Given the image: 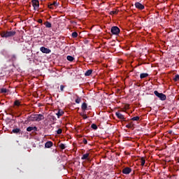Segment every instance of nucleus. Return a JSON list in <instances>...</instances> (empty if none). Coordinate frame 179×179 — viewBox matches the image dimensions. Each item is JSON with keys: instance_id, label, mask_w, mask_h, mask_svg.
<instances>
[{"instance_id": "nucleus-1", "label": "nucleus", "mask_w": 179, "mask_h": 179, "mask_svg": "<svg viewBox=\"0 0 179 179\" xmlns=\"http://www.w3.org/2000/svg\"><path fill=\"white\" fill-rule=\"evenodd\" d=\"M42 120H44V115L41 114H32L28 117V121H36L37 122H39V121H42Z\"/></svg>"}, {"instance_id": "nucleus-2", "label": "nucleus", "mask_w": 179, "mask_h": 179, "mask_svg": "<svg viewBox=\"0 0 179 179\" xmlns=\"http://www.w3.org/2000/svg\"><path fill=\"white\" fill-rule=\"evenodd\" d=\"M154 94H155V96H157V97H158L160 100H162V101H164V100H166V99H167V96H166V94H163V93H159L157 91H154Z\"/></svg>"}, {"instance_id": "nucleus-3", "label": "nucleus", "mask_w": 179, "mask_h": 179, "mask_svg": "<svg viewBox=\"0 0 179 179\" xmlns=\"http://www.w3.org/2000/svg\"><path fill=\"white\" fill-rule=\"evenodd\" d=\"M120 28L117 26L112 27L110 29V33L114 36H118L120 34Z\"/></svg>"}, {"instance_id": "nucleus-4", "label": "nucleus", "mask_w": 179, "mask_h": 179, "mask_svg": "<svg viewBox=\"0 0 179 179\" xmlns=\"http://www.w3.org/2000/svg\"><path fill=\"white\" fill-rule=\"evenodd\" d=\"M32 6L34 7V9L36 10V8H40V2L38 0H32Z\"/></svg>"}, {"instance_id": "nucleus-5", "label": "nucleus", "mask_w": 179, "mask_h": 179, "mask_svg": "<svg viewBox=\"0 0 179 179\" xmlns=\"http://www.w3.org/2000/svg\"><path fill=\"white\" fill-rule=\"evenodd\" d=\"M115 115L119 118V120H122V121H125V116L120 113V111L116 112Z\"/></svg>"}, {"instance_id": "nucleus-6", "label": "nucleus", "mask_w": 179, "mask_h": 179, "mask_svg": "<svg viewBox=\"0 0 179 179\" xmlns=\"http://www.w3.org/2000/svg\"><path fill=\"white\" fill-rule=\"evenodd\" d=\"M40 51H41V52H43V54H50V52H51V50L45 47H41L40 48Z\"/></svg>"}, {"instance_id": "nucleus-7", "label": "nucleus", "mask_w": 179, "mask_h": 179, "mask_svg": "<svg viewBox=\"0 0 179 179\" xmlns=\"http://www.w3.org/2000/svg\"><path fill=\"white\" fill-rule=\"evenodd\" d=\"M90 156V153L87 152L86 154H84L83 157H81V160H87L88 162H90V158L89 157Z\"/></svg>"}, {"instance_id": "nucleus-8", "label": "nucleus", "mask_w": 179, "mask_h": 179, "mask_svg": "<svg viewBox=\"0 0 179 179\" xmlns=\"http://www.w3.org/2000/svg\"><path fill=\"white\" fill-rule=\"evenodd\" d=\"M135 6L137 9H140L141 10L145 9V6H143L142 3H141L139 2H136Z\"/></svg>"}, {"instance_id": "nucleus-9", "label": "nucleus", "mask_w": 179, "mask_h": 179, "mask_svg": "<svg viewBox=\"0 0 179 179\" xmlns=\"http://www.w3.org/2000/svg\"><path fill=\"white\" fill-rule=\"evenodd\" d=\"M131 171H132V169L131 168L126 167V168L123 169L122 172L123 174L127 175V174H130V173H131Z\"/></svg>"}, {"instance_id": "nucleus-10", "label": "nucleus", "mask_w": 179, "mask_h": 179, "mask_svg": "<svg viewBox=\"0 0 179 179\" xmlns=\"http://www.w3.org/2000/svg\"><path fill=\"white\" fill-rule=\"evenodd\" d=\"M15 35H16V31H6L7 37H13V36H15Z\"/></svg>"}, {"instance_id": "nucleus-11", "label": "nucleus", "mask_w": 179, "mask_h": 179, "mask_svg": "<svg viewBox=\"0 0 179 179\" xmlns=\"http://www.w3.org/2000/svg\"><path fill=\"white\" fill-rule=\"evenodd\" d=\"M27 132H31V131H34V132H37L38 129L37 127H29L27 128Z\"/></svg>"}, {"instance_id": "nucleus-12", "label": "nucleus", "mask_w": 179, "mask_h": 179, "mask_svg": "<svg viewBox=\"0 0 179 179\" xmlns=\"http://www.w3.org/2000/svg\"><path fill=\"white\" fill-rule=\"evenodd\" d=\"M63 114H65V112H64V110H62V109H59L58 112L56 113V115H57V118H61Z\"/></svg>"}, {"instance_id": "nucleus-13", "label": "nucleus", "mask_w": 179, "mask_h": 179, "mask_svg": "<svg viewBox=\"0 0 179 179\" xmlns=\"http://www.w3.org/2000/svg\"><path fill=\"white\" fill-rule=\"evenodd\" d=\"M53 143L52 141H48L45 144V148L50 149V148H52Z\"/></svg>"}, {"instance_id": "nucleus-14", "label": "nucleus", "mask_w": 179, "mask_h": 179, "mask_svg": "<svg viewBox=\"0 0 179 179\" xmlns=\"http://www.w3.org/2000/svg\"><path fill=\"white\" fill-rule=\"evenodd\" d=\"M81 109L83 110V111H86V110H87V103L85 102L83 103L81 106Z\"/></svg>"}, {"instance_id": "nucleus-15", "label": "nucleus", "mask_w": 179, "mask_h": 179, "mask_svg": "<svg viewBox=\"0 0 179 179\" xmlns=\"http://www.w3.org/2000/svg\"><path fill=\"white\" fill-rule=\"evenodd\" d=\"M49 120L51 121V122H55V121H57V117L52 115H49Z\"/></svg>"}, {"instance_id": "nucleus-16", "label": "nucleus", "mask_w": 179, "mask_h": 179, "mask_svg": "<svg viewBox=\"0 0 179 179\" xmlns=\"http://www.w3.org/2000/svg\"><path fill=\"white\" fill-rule=\"evenodd\" d=\"M149 76V74L148 73H142L140 74L141 79H145V78H148Z\"/></svg>"}, {"instance_id": "nucleus-17", "label": "nucleus", "mask_w": 179, "mask_h": 179, "mask_svg": "<svg viewBox=\"0 0 179 179\" xmlns=\"http://www.w3.org/2000/svg\"><path fill=\"white\" fill-rule=\"evenodd\" d=\"M93 73V70L89 69L85 73V76H90Z\"/></svg>"}, {"instance_id": "nucleus-18", "label": "nucleus", "mask_w": 179, "mask_h": 179, "mask_svg": "<svg viewBox=\"0 0 179 179\" xmlns=\"http://www.w3.org/2000/svg\"><path fill=\"white\" fill-rule=\"evenodd\" d=\"M20 106H21V104L19 100H16L14 101V107H15V108H17V107H20Z\"/></svg>"}, {"instance_id": "nucleus-19", "label": "nucleus", "mask_w": 179, "mask_h": 179, "mask_svg": "<svg viewBox=\"0 0 179 179\" xmlns=\"http://www.w3.org/2000/svg\"><path fill=\"white\" fill-rule=\"evenodd\" d=\"M11 134H20V129L19 128L13 129L11 131Z\"/></svg>"}, {"instance_id": "nucleus-20", "label": "nucleus", "mask_w": 179, "mask_h": 179, "mask_svg": "<svg viewBox=\"0 0 179 179\" xmlns=\"http://www.w3.org/2000/svg\"><path fill=\"white\" fill-rule=\"evenodd\" d=\"M45 27H47L48 29H50L51 28V22H48V21H46L45 23H44Z\"/></svg>"}, {"instance_id": "nucleus-21", "label": "nucleus", "mask_w": 179, "mask_h": 179, "mask_svg": "<svg viewBox=\"0 0 179 179\" xmlns=\"http://www.w3.org/2000/svg\"><path fill=\"white\" fill-rule=\"evenodd\" d=\"M66 59L68 61H70V62H72L73 59H75V58L71 55L67 56Z\"/></svg>"}, {"instance_id": "nucleus-22", "label": "nucleus", "mask_w": 179, "mask_h": 179, "mask_svg": "<svg viewBox=\"0 0 179 179\" xmlns=\"http://www.w3.org/2000/svg\"><path fill=\"white\" fill-rule=\"evenodd\" d=\"M71 37H73V38H76V37H78V32L74 31L71 34Z\"/></svg>"}, {"instance_id": "nucleus-23", "label": "nucleus", "mask_w": 179, "mask_h": 179, "mask_svg": "<svg viewBox=\"0 0 179 179\" xmlns=\"http://www.w3.org/2000/svg\"><path fill=\"white\" fill-rule=\"evenodd\" d=\"M141 166H145V163H146V161L145 160V158L141 157Z\"/></svg>"}, {"instance_id": "nucleus-24", "label": "nucleus", "mask_w": 179, "mask_h": 179, "mask_svg": "<svg viewBox=\"0 0 179 179\" xmlns=\"http://www.w3.org/2000/svg\"><path fill=\"white\" fill-rule=\"evenodd\" d=\"M0 35L1 36V37H6V38H8V36H6V31H1Z\"/></svg>"}, {"instance_id": "nucleus-25", "label": "nucleus", "mask_w": 179, "mask_h": 179, "mask_svg": "<svg viewBox=\"0 0 179 179\" xmlns=\"http://www.w3.org/2000/svg\"><path fill=\"white\" fill-rule=\"evenodd\" d=\"M141 119V117H139L138 116H136L131 118L132 121H139V120Z\"/></svg>"}, {"instance_id": "nucleus-26", "label": "nucleus", "mask_w": 179, "mask_h": 179, "mask_svg": "<svg viewBox=\"0 0 179 179\" xmlns=\"http://www.w3.org/2000/svg\"><path fill=\"white\" fill-rule=\"evenodd\" d=\"M173 80H174L175 82H179V75L176 74L175 76V78H173Z\"/></svg>"}, {"instance_id": "nucleus-27", "label": "nucleus", "mask_w": 179, "mask_h": 179, "mask_svg": "<svg viewBox=\"0 0 179 179\" xmlns=\"http://www.w3.org/2000/svg\"><path fill=\"white\" fill-rule=\"evenodd\" d=\"M59 148H60V149H62V150H64V149H65L66 147L65 146V144L61 143L59 145Z\"/></svg>"}, {"instance_id": "nucleus-28", "label": "nucleus", "mask_w": 179, "mask_h": 179, "mask_svg": "<svg viewBox=\"0 0 179 179\" xmlns=\"http://www.w3.org/2000/svg\"><path fill=\"white\" fill-rule=\"evenodd\" d=\"M91 128H92V129H94V130L97 129V124H92L91 125Z\"/></svg>"}, {"instance_id": "nucleus-29", "label": "nucleus", "mask_w": 179, "mask_h": 179, "mask_svg": "<svg viewBox=\"0 0 179 179\" xmlns=\"http://www.w3.org/2000/svg\"><path fill=\"white\" fill-rule=\"evenodd\" d=\"M80 101H81L80 98H79V96H77V99H76V103L77 104H79L80 103Z\"/></svg>"}, {"instance_id": "nucleus-30", "label": "nucleus", "mask_w": 179, "mask_h": 179, "mask_svg": "<svg viewBox=\"0 0 179 179\" xmlns=\"http://www.w3.org/2000/svg\"><path fill=\"white\" fill-rule=\"evenodd\" d=\"M80 115L83 117V120H87V115L85 113H81Z\"/></svg>"}, {"instance_id": "nucleus-31", "label": "nucleus", "mask_w": 179, "mask_h": 179, "mask_svg": "<svg viewBox=\"0 0 179 179\" xmlns=\"http://www.w3.org/2000/svg\"><path fill=\"white\" fill-rule=\"evenodd\" d=\"M1 93H8V90H6V88H2L1 90Z\"/></svg>"}, {"instance_id": "nucleus-32", "label": "nucleus", "mask_w": 179, "mask_h": 179, "mask_svg": "<svg viewBox=\"0 0 179 179\" xmlns=\"http://www.w3.org/2000/svg\"><path fill=\"white\" fill-rule=\"evenodd\" d=\"M57 135H61V134H62V129H57Z\"/></svg>"}, {"instance_id": "nucleus-33", "label": "nucleus", "mask_w": 179, "mask_h": 179, "mask_svg": "<svg viewBox=\"0 0 179 179\" xmlns=\"http://www.w3.org/2000/svg\"><path fill=\"white\" fill-rule=\"evenodd\" d=\"M48 8H50V9H54V4H52V3H49L48 4Z\"/></svg>"}, {"instance_id": "nucleus-34", "label": "nucleus", "mask_w": 179, "mask_h": 179, "mask_svg": "<svg viewBox=\"0 0 179 179\" xmlns=\"http://www.w3.org/2000/svg\"><path fill=\"white\" fill-rule=\"evenodd\" d=\"M52 4H53V6H54L55 8H57V6H58V5H59V3H57V1H54V2L52 3Z\"/></svg>"}, {"instance_id": "nucleus-35", "label": "nucleus", "mask_w": 179, "mask_h": 179, "mask_svg": "<svg viewBox=\"0 0 179 179\" xmlns=\"http://www.w3.org/2000/svg\"><path fill=\"white\" fill-rule=\"evenodd\" d=\"M117 13H118L117 10H113L110 12V15H117Z\"/></svg>"}, {"instance_id": "nucleus-36", "label": "nucleus", "mask_w": 179, "mask_h": 179, "mask_svg": "<svg viewBox=\"0 0 179 179\" xmlns=\"http://www.w3.org/2000/svg\"><path fill=\"white\" fill-rule=\"evenodd\" d=\"M64 89H65V86L60 85V90H61V92H64Z\"/></svg>"}, {"instance_id": "nucleus-37", "label": "nucleus", "mask_w": 179, "mask_h": 179, "mask_svg": "<svg viewBox=\"0 0 179 179\" xmlns=\"http://www.w3.org/2000/svg\"><path fill=\"white\" fill-rule=\"evenodd\" d=\"M127 128H132V123L126 125Z\"/></svg>"}, {"instance_id": "nucleus-38", "label": "nucleus", "mask_w": 179, "mask_h": 179, "mask_svg": "<svg viewBox=\"0 0 179 179\" xmlns=\"http://www.w3.org/2000/svg\"><path fill=\"white\" fill-rule=\"evenodd\" d=\"M83 142L85 145H87V140L86 138H83Z\"/></svg>"}, {"instance_id": "nucleus-39", "label": "nucleus", "mask_w": 179, "mask_h": 179, "mask_svg": "<svg viewBox=\"0 0 179 179\" xmlns=\"http://www.w3.org/2000/svg\"><path fill=\"white\" fill-rule=\"evenodd\" d=\"M38 22H39L41 24L43 23V20L41 19L38 20Z\"/></svg>"}, {"instance_id": "nucleus-40", "label": "nucleus", "mask_w": 179, "mask_h": 179, "mask_svg": "<svg viewBox=\"0 0 179 179\" xmlns=\"http://www.w3.org/2000/svg\"><path fill=\"white\" fill-rule=\"evenodd\" d=\"M9 111H10V113H13V110H12V109H10Z\"/></svg>"}, {"instance_id": "nucleus-41", "label": "nucleus", "mask_w": 179, "mask_h": 179, "mask_svg": "<svg viewBox=\"0 0 179 179\" xmlns=\"http://www.w3.org/2000/svg\"><path fill=\"white\" fill-rule=\"evenodd\" d=\"M169 134H173V131H169Z\"/></svg>"}, {"instance_id": "nucleus-42", "label": "nucleus", "mask_w": 179, "mask_h": 179, "mask_svg": "<svg viewBox=\"0 0 179 179\" xmlns=\"http://www.w3.org/2000/svg\"><path fill=\"white\" fill-rule=\"evenodd\" d=\"M76 1H78V0H76Z\"/></svg>"}]
</instances>
